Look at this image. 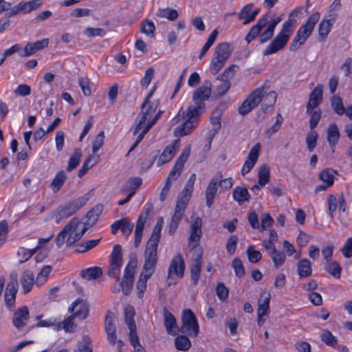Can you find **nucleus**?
<instances>
[{
    "label": "nucleus",
    "instance_id": "obj_18",
    "mask_svg": "<svg viewBox=\"0 0 352 352\" xmlns=\"http://www.w3.org/2000/svg\"><path fill=\"white\" fill-rule=\"evenodd\" d=\"M202 220L197 217L190 226V234L188 238V245L191 248H195L199 245L201 236Z\"/></svg>",
    "mask_w": 352,
    "mask_h": 352
},
{
    "label": "nucleus",
    "instance_id": "obj_20",
    "mask_svg": "<svg viewBox=\"0 0 352 352\" xmlns=\"http://www.w3.org/2000/svg\"><path fill=\"white\" fill-rule=\"evenodd\" d=\"M29 318L28 308L26 306H23L18 308L14 313L12 323L18 330H21L25 327Z\"/></svg>",
    "mask_w": 352,
    "mask_h": 352
},
{
    "label": "nucleus",
    "instance_id": "obj_24",
    "mask_svg": "<svg viewBox=\"0 0 352 352\" xmlns=\"http://www.w3.org/2000/svg\"><path fill=\"white\" fill-rule=\"evenodd\" d=\"M322 95L323 85L319 84L314 88L309 95V102L306 107L307 112H309V110L314 109L322 102L323 98Z\"/></svg>",
    "mask_w": 352,
    "mask_h": 352
},
{
    "label": "nucleus",
    "instance_id": "obj_2",
    "mask_svg": "<svg viewBox=\"0 0 352 352\" xmlns=\"http://www.w3.org/2000/svg\"><path fill=\"white\" fill-rule=\"evenodd\" d=\"M80 224V221L78 217H74L71 219L58 233L55 239L58 248H61L65 241L67 247L72 246L82 237L88 228L85 226L84 228L79 231L78 230V227Z\"/></svg>",
    "mask_w": 352,
    "mask_h": 352
},
{
    "label": "nucleus",
    "instance_id": "obj_57",
    "mask_svg": "<svg viewBox=\"0 0 352 352\" xmlns=\"http://www.w3.org/2000/svg\"><path fill=\"white\" fill-rule=\"evenodd\" d=\"M318 137V135L317 131H314V129L307 133L306 136V144L309 151L311 152L315 148Z\"/></svg>",
    "mask_w": 352,
    "mask_h": 352
},
{
    "label": "nucleus",
    "instance_id": "obj_43",
    "mask_svg": "<svg viewBox=\"0 0 352 352\" xmlns=\"http://www.w3.org/2000/svg\"><path fill=\"white\" fill-rule=\"evenodd\" d=\"M193 188V186L186 183L184 188L178 197L177 203L186 206L192 192Z\"/></svg>",
    "mask_w": 352,
    "mask_h": 352
},
{
    "label": "nucleus",
    "instance_id": "obj_60",
    "mask_svg": "<svg viewBox=\"0 0 352 352\" xmlns=\"http://www.w3.org/2000/svg\"><path fill=\"white\" fill-rule=\"evenodd\" d=\"M307 113L310 114L309 127L311 130L315 129L318 124L321 118V111L318 110H309Z\"/></svg>",
    "mask_w": 352,
    "mask_h": 352
},
{
    "label": "nucleus",
    "instance_id": "obj_37",
    "mask_svg": "<svg viewBox=\"0 0 352 352\" xmlns=\"http://www.w3.org/2000/svg\"><path fill=\"white\" fill-rule=\"evenodd\" d=\"M102 274V271L101 268L96 266L82 270L80 272L81 277L88 280L96 279L101 276Z\"/></svg>",
    "mask_w": 352,
    "mask_h": 352
},
{
    "label": "nucleus",
    "instance_id": "obj_16",
    "mask_svg": "<svg viewBox=\"0 0 352 352\" xmlns=\"http://www.w3.org/2000/svg\"><path fill=\"white\" fill-rule=\"evenodd\" d=\"M223 177L221 171H218L210 179L206 190V203L208 208H210L214 202V198L217 194L218 184Z\"/></svg>",
    "mask_w": 352,
    "mask_h": 352
},
{
    "label": "nucleus",
    "instance_id": "obj_5",
    "mask_svg": "<svg viewBox=\"0 0 352 352\" xmlns=\"http://www.w3.org/2000/svg\"><path fill=\"white\" fill-rule=\"evenodd\" d=\"M179 331L190 338H196L199 332L198 321L194 313L189 309H184L182 315V324Z\"/></svg>",
    "mask_w": 352,
    "mask_h": 352
},
{
    "label": "nucleus",
    "instance_id": "obj_46",
    "mask_svg": "<svg viewBox=\"0 0 352 352\" xmlns=\"http://www.w3.org/2000/svg\"><path fill=\"white\" fill-rule=\"evenodd\" d=\"M36 252V248L27 249L23 247L19 248L17 256L19 258V263H23L28 261Z\"/></svg>",
    "mask_w": 352,
    "mask_h": 352
},
{
    "label": "nucleus",
    "instance_id": "obj_17",
    "mask_svg": "<svg viewBox=\"0 0 352 352\" xmlns=\"http://www.w3.org/2000/svg\"><path fill=\"white\" fill-rule=\"evenodd\" d=\"M196 257L193 259L190 266V278L193 285H197L200 278L201 265L203 262V252L201 250L195 251Z\"/></svg>",
    "mask_w": 352,
    "mask_h": 352
},
{
    "label": "nucleus",
    "instance_id": "obj_44",
    "mask_svg": "<svg viewBox=\"0 0 352 352\" xmlns=\"http://www.w3.org/2000/svg\"><path fill=\"white\" fill-rule=\"evenodd\" d=\"M76 318L74 315H71L65 320H64L62 322L58 320V323L54 327V330L59 331L60 329H64L65 332H72L73 331L74 324L73 322L74 318Z\"/></svg>",
    "mask_w": 352,
    "mask_h": 352
},
{
    "label": "nucleus",
    "instance_id": "obj_8",
    "mask_svg": "<svg viewBox=\"0 0 352 352\" xmlns=\"http://www.w3.org/2000/svg\"><path fill=\"white\" fill-rule=\"evenodd\" d=\"M104 330L108 342L113 346L116 344L118 352H122L124 342L121 340H117L116 327L113 324V316L110 311L105 318Z\"/></svg>",
    "mask_w": 352,
    "mask_h": 352
},
{
    "label": "nucleus",
    "instance_id": "obj_48",
    "mask_svg": "<svg viewBox=\"0 0 352 352\" xmlns=\"http://www.w3.org/2000/svg\"><path fill=\"white\" fill-rule=\"evenodd\" d=\"M74 352H92L91 339L88 336H84L80 342L77 344Z\"/></svg>",
    "mask_w": 352,
    "mask_h": 352
},
{
    "label": "nucleus",
    "instance_id": "obj_54",
    "mask_svg": "<svg viewBox=\"0 0 352 352\" xmlns=\"http://www.w3.org/2000/svg\"><path fill=\"white\" fill-rule=\"evenodd\" d=\"M328 214L331 219L334 217V212L338 207V197L330 194L327 198Z\"/></svg>",
    "mask_w": 352,
    "mask_h": 352
},
{
    "label": "nucleus",
    "instance_id": "obj_42",
    "mask_svg": "<svg viewBox=\"0 0 352 352\" xmlns=\"http://www.w3.org/2000/svg\"><path fill=\"white\" fill-rule=\"evenodd\" d=\"M151 276V275L141 272L138 281L136 285V288L138 290V296L139 298H142L144 291L146 288V283L148 278Z\"/></svg>",
    "mask_w": 352,
    "mask_h": 352
},
{
    "label": "nucleus",
    "instance_id": "obj_23",
    "mask_svg": "<svg viewBox=\"0 0 352 352\" xmlns=\"http://www.w3.org/2000/svg\"><path fill=\"white\" fill-rule=\"evenodd\" d=\"M69 312H74V316L80 320L85 319L89 314V307L87 302L82 299L78 298L69 307Z\"/></svg>",
    "mask_w": 352,
    "mask_h": 352
},
{
    "label": "nucleus",
    "instance_id": "obj_36",
    "mask_svg": "<svg viewBox=\"0 0 352 352\" xmlns=\"http://www.w3.org/2000/svg\"><path fill=\"white\" fill-rule=\"evenodd\" d=\"M265 91L263 94V104H262L263 109L265 112L267 111L269 108H272L274 107V105L276 103V98H277V94L274 91H270L267 93V89L265 87Z\"/></svg>",
    "mask_w": 352,
    "mask_h": 352
},
{
    "label": "nucleus",
    "instance_id": "obj_53",
    "mask_svg": "<svg viewBox=\"0 0 352 352\" xmlns=\"http://www.w3.org/2000/svg\"><path fill=\"white\" fill-rule=\"evenodd\" d=\"M270 294H268L266 297L263 299V302L258 300V307L257 309V315L267 316L270 313Z\"/></svg>",
    "mask_w": 352,
    "mask_h": 352
},
{
    "label": "nucleus",
    "instance_id": "obj_21",
    "mask_svg": "<svg viewBox=\"0 0 352 352\" xmlns=\"http://www.w3.org/2000/svg\"><path fill=\"white\" fill-rule=\"evenodd\" d=\"M49 44L48 38H43L34 43H28L23 50L19 53L21 57H27L33 55L37 51L41 50L47 47Z\"/></svg>",
    "mask_w": 352,
    "mask_h": 352
},
{
    "label": "nucleus",
    "instance_id": "obj_30",
    "mask_svg": "<svg viewBox=\"0 0 352 352\" xmlns=\"http://www.w3.org/2000/svg\"><path fill=\"white\" fill-rule=\"evenodd\" d=\"M21 284L24 294L29 293L34 283V276L32 271H24L21 277Z\"/></svg>",
    "mask_w": 352,
    "mask_h": 352
},
{
    "label": "nucleus",
    "instance_id": "obj_3",
    "mask_svg": "<svg viewBox=\"0 0 352 352\" xmlns=\"http://www.w3.org/2000/svg\"><path fill=\"white\" fill-rule=\"evenodd\" d=\"M232 51L233 46L227 42L219 43L216 46L210 64V70L213 75H216L223 67Z\"/></svg>",
    "mask_w": 352,
    "mask_h": 352
},
{
    "label": "nucleus",
    "instance_id": "obj_19",
    "mask_svg": "<svg viewBox=\"0 0 352 352\" xmlns=\"http://www.w3.org/2000/svg\"><path fill=\"white\" fill-rule=\"evenodd\" d=\"M269 18L270 16L268 13L264 14L262 17L258 20L257 23L250 28L245 38L248 43H250L261 34L262 29L268 23Z\"/></svg>",
    "mask_w": 352,
    "mask_h": 352
},
{
    "label": "nucleus",
    "instance_id": "obj_47",
    "mask_svg": "<svg viewBox=\"0 0 352 352\" xmlns=\"http://www.w3.org/2000/svg\"><path fill=\"white\" fill-rule=\"evenodd\" d=\"M332 25L322 19L318 26V40L324 41L331 31Z\"/></svg>",
    "mask_w": 352,
    "mask_h": 352
},
{
    "label": "nucleus",
    "instance_id": "obj_45",
    "mask_svg": "<svg viewBox=\"0 0 352 352\" xmlns=\"http://www.w3.org/2000/svg\"><path fill=\"white\" fill-rule=\"evenodd\" d=\"M135 311L132 306L126 307L124 309V320L129 330L136 329V325L133 319Z\"/></svg>",
    "mask_w": 352,
    "mask_h": 352
},
{
    "label": "nucleus",
    "instance_id": "obj_64",
    "mask_svg": "<svg viewBox=\"0 0 352 352\" xmlns=\"http://www.w3.org/2000/svg\"><path fill=\"white\" fill-rule=\"evenodd\" d=\"M52 267L51 265H45L42 267L41 270L38 273L36 277V282L39 283H43L46 281L49 274L51 272Z\"/></svg>",
    "mask_w": 352,
    "mask_h": 352
},
{
    "label": "nucleus",
    "instance_id": "obj_32",
    "mask_svg": "<svg viewBox=\"0 0 352 352\" xmlns=\"http://www.w3.org/2000/svg\"><path fill=\"white\" fill-rule=\"evenodd\" d=\"M129 258V261L124 269L123 278L134 280L138 260L135 254H131Z\"/></svg>",
    "mask_w": 352,
    "mask_h": 352
},
{
    "label": "nucleus",
    "instance_id": "obj_33",
    "mask_svg": "<svg viewBox=\"0 0 352 352\" xmlns=\"http://www.w3.org/2000/svg\"><path fill=\"white\" fill-rule=\"evenodd\" d=\"M189 336L185 334L178 335L174 340L175 348L182 351H187L191 347V342L188 338Z\"/></svg>",
    "mask_w": 352,
    "mask_h": 352
},
{
    "label": "nucleus",
    "instance_id": "obj_61",
    "mask_svg": "<svg viewBox=\"0 0 352 352\" xmlns=\"http://www.w3.org/2000/svg\"><path fill=\"white\" fill-rule=\"evenodd\" d=\"M42 318V315H38L36 316V320H38V323L36 324L37 327H56L57 324L58 323V319L57 318H50L47 320H41Z\"/></svg>",
    "mask_w": 352,
    "mask_h": 352
},
{
    "label": "nucleus",
    "instance_id": "obj_14",
    "mask_svg": "<svg viewBox=\"0 0 352 352\" xmlns=\"http://www.w3.org/2000/svg\"><path fill=\"white\" fill-rule=\"evenodd\" d=\"M185 270V262L181 254H176L170 261L168 267L167 279L170 280L172 276L175 275L178 278L184 276Z\"/></svg>",
    "mask_w": 352,
    "mask_h": 352
},
{
    "label": "nucleus",
    "instance_id": "obj_29",
    "mask_svg": "<svg viewBox=\"0 0 352 352\" xmlns=\"http://www.w3.org/2000/svg\"><path fill=\"white\" fill-rule=\"evenodd\" d=\"M176 144L177 141H175L173 144L166 146L157 162V165L158 166L170 162L173 158L176 153Z\"/></svg>",
    "mask_w": 352,
    "mask_h": 352
},
{
    "label": "nucleus",
    "instance_id": "obj_4",
    "mask_svg": "<svg viewBox=\"0 0 352 352\" xmlns=\"http://www.w3.org/2000/svg\"><path fill=\"white\" fill-rule=\"evenodd\" d=\"M90 197V193H87L84 196L78 197L69 203H67L64 206H59L55 212L56 218V222L59 223L75 214L80 208L85 205Z\"/></svg>",
    "mask_w": 352,
    "mask_h": 352
},
{
    "label": "nucleus",
    "instance_id": "obj_11",
    "mask_svg": "<svg viewBox=\"0 0 352 352\" xmlns=\"http://www.w3.org/2000/svg\"><path fill=\"white\" fill-rule=\"evenodd\" d=\"M159 103L157 102H153L151 104H147L144 108H141V116L139 122L136 124L134 127L133 134L135 135L139 133L140 131L142 128L143 124L146 120H151L153 118V114L156 111L158 107Z\"/></svg>",
    "mask_w": 352,
    "mask_h": 352
},
{
    "label": "nucleus",
    "instance_id": "obj_58",
    "mask_svg": "<svg viewBox=\"0 0 352 352\" xmlns=\"http://www.w3.org/2000/svg\"><path fill=\"white\" fill-rule=\"evenodd\" d=\"M320 338L322 342H324L327 345L336 347L337 344V339L329 330H323Z\"/></svg>",
    "mask_w": 352,
    "mask_h": 352
},
{
    "label": "nucleus",
    "instance_id": "obj_15",
    "mask_svg": "<svg viewBox=\"0 0 352 352\" xmlns=\"http://www.w3.org/2000/svg\"><path fill=\"white\" fill-rule=\"evenodd\" d=\"M289 39V35L278 33L270 45L263 51L265 56L275 54L285 47Z\"/></svg>",
    "mask_w": 352,
    "mask_h": 352
},
{
    "label": "nucleus",
    "instance_id": "obj_49",
    "mask_svg": "<svg viewBox=\"0 0 352 352\" xmlns=\"http://www.w3.org/2000/svg\"><path fill=\"white\" fill-rule=\"evenodd\" d=\"M331 106L335 113L338 115H343L345 112V108L343 105L342 98L338 96H333L331 99Z\"/></svg>",
    "mask_w": 352,
    "mask_h": 352
},
{
    "label": "nucleus",
    "instance_id": "obj_35",
    "mask_svg": "<svg viewBox=\"0 0 352 352\" xmlns=\"http://www.w3.org/2000/svg\"><path fill=\"white\" fill-rule=\"evenodd\" d=\"M340 138V132L336 124H330L327 129V141L331 146H335Z\"/></svg>",
    "mask_w": 352,
    "mask_h": 352
},
{
    "label": "nucleus",
    "instance_id": "obj_22",
    "mask_svg": "<svg viewBox=\"0 0 352 352\" xmlns=\"http://www.w3.org/2000/svg\"><path fill=\"white\" fill-rule=\"evenodd\" d=\"M260 148L261 147L258 143L251 148L241 169V174L243 176L248 173L254 166L259 155Z\"/></svg>",
    "mask_w": 352,
    "mask_h": 352
},
{
    "label": "nucleus",
    "instance_id": "obj_27",
    "mask_svg": "<svg viewBox=\"0 0 352 352\" xmlns=\"http://www.w3.org/2000/svg\"><path fill=\"white\" fill-rule=\"evenodd\" d=\"M149 213H150V210L148 208L146 210V211L144 212H142L140 214L138 219L137 221L136 227H135V241H134V244L136 248L138 247L140 243L144 225H145L146 221L147 219V217H148Z\"/></svg>",
    "mask_w": 352,
    "mask_h": 352
},
{
    "label": "nucleus",
    "instance_id": "obj_59",
    "mask_svg": "<svg viewBox=\"0 0 352 352\" xmlns=\"http://www.w3.org/2000/svg\"><path fill=\"white\" fill-rule=\"evenodd\" d=\"M248 260L252 263H256L262 258L261 253L254 250V246H249L246 250Z\"/></svg>",
    "mask_w": 352,
    "mask_h": 352
},
{
    "label": "nucleus",
    "instance_id": "obj_55",
    "mask_svg": "<svg viewBox=\"0 0 352 352\" xmlns=\"http://www.w3.org/2000/svg\"><path fill=\"white\" fill-rule=\"evenodd\" d=\"M334 173H336V171L331 168L323 170L319 175V179L331 186L334 182V177L333 175Z\"/></svg>",
    "mask_w": 352,
    "mask_h": 352
},
{
    "label": "nucleus",
    "instance_id": "obj_40",
    "mask_svg": "<svg viewBox=\"0 0 352 352\" xmlns=\"http://www.w3.org/2000/svg\"><path fill=\"white\" fill-rule=\"evenodd\" d=\"M81 157V149L79 148H76L74 151L73 155L70 157L69 160L68 164L67 166V170L70 172L74 170L79 165Z\"/></svg>",
    "mask_w": 352,
    "mask_h": 352
},
{
    "label": "nucleus",
    "instance_id": "obj_52",
    "mask_svg": "<svg viewBox=\"0 0 352 352\" xmlns=\"http://www.w3.org/2000/svg\"><path fill=\"white\" fill-rule=\"evenodd\" d=\"M325 270L336 278L340 277L342 267L336 261L328 263L325 266Z\"/></svg>",
    "mask_w": 352,
    "mask_h": 352
},
{
    "label": "nucleus",
    "instance_id": "obj_7",
    "mask_svg": "<svg viewBox=\"0 0 352 352\" xmlns=\"http://www.w3.org/2000/svg\"><path fill=\"white\" fill-rule=\"evenodd\" d=\"M110 266L108 270V275L114 277L117 281L120 280V272L122 265V247L119 244L113 246L110 256Z\"/></svg>",
    "mask_w": 352,
    "mask_h": 352
},
{
    "label": "nucleus",
    "instance_id": "obj_51",
    "mask_svg": "<svg viewBox=\"0 0 352 352\" xmlns=\"http://www.w3.org/2000/svg\"><path fill=\"white\" fill-rule=\"evenodd\" d=\"M270 256L271 257L276 268H278L282 266L285 261L286 256L285 252L283 251L276 250L275 252L270 254Z\"/></svg>",
    "mask_w": 352,
    "mask_h": 352
},
{
    "label": "nucleus",
    "instance_id": "obj_25",
    "mask_svg": "<svg viewBox=\"0 0 352 352\" xmlns=\"http://www.w3.org/2000/svg\"><path fill=\"white\" fill-rule=\"evenodd\" d=\"M214 96L217 98L223 97L230 89L231 87L230 81L228 79H223L217 76L213 82Z\"/></svg>",
    "mask_w": 352,
    "mask_h": 352
},
{
    "label": "nucleus",
    "instance_id": "obj_26",
    "mask_svg": "<svg viewBox=\"0 0 352 352\" xmlns=\"http://www.w3.org/2000/svg\"><path fill=\"white\" fill-rule=\"evenodd\" d=\"M164 324L166 330L169 335L175 336L178 331V327L175 316L167 309L166 307L163 309Z\"/></svg>",
    "mask_w": 352,
    "mask_h": 352
},
{
    "label": "nucleus",
    "instance_id": "obj_63",
    "mask_svg": "<svg viewBox=\"0 0 352 352\" xmlns=\"http://www.w3.org/2000/svg\"><path fill=\"white\" fill-rule=\"evenodd\" d=\"M238 69L239 66H237L236 65H231L229 67H226L224 69L223 72L219 76H220V78L223 79H228L230 81V79L234 78Z\"/></svg>",
    "mask_w": 352,
    "mask_h": 352
},
{
    "label": "nucleus",
    "instance_id": "obj_38",
    "mask_svg": "<svg viewBox=\"0 0 352 352\" xmlns=\"http://www.w3.org/2000/svg\"><path fill=\"white\" fill-rule=\"evenodd\" d=\"M67 175L64 170H59L51 182L50 187L53 192L58 191L66 181Z\"/></svg>",
    "mask_w": 352,
    "mask_h": 352
},
{
    "label": "nucleus",
    "instance_id": "obj_34",
    "mask_svg": "<svg viewBox=\"0 0 352 352\" xmlns=\"http://www.w3.org/2000/svg\"><path fill=\"white\" fill-rule=\"evenodd\" d=\"M102 210L103 205L102 204H97L94 208H92L87 213L86 217L88 220L86 223H85V225H89L91 226H93L98 220Z\"/></svg>",
    "mask_w": 352,
    "mask_h": 352
},
{
    "label": "nucleus",
    "instance_id": "obj_50",
    "mask_svg": "<svg viewBox=\"0 0 352 352\" xmlns=\"http://www.w3.org/2000/svg\"><path fill=\"white\" fill-rule=\"evenodd\" d=\"M96 164V161L94 160V156L91 155H89L83 162L82 167L78 170V176L82 177Z\"/></svg>",
    "mask_w": 352,
    "mask_h": 352
},
{
    "label": "nucleus",
    "instance_id": "obj_10",
    "mask_svg": "<svg viewBox=\"0 0 352 352\" xmlns=\"http://www.w3.org/2000/svg\"><path fill=\"white\" fill-rule=\"evenodd\" d=\"M157 263V247L146 245L144 252V263L142 272L152 274L155 272Z\"/></svg>",
    "mask_w": 352,
    "mask_h": 352
},
{
    "label": "nucleus",
    "instance_id": "obj_9",
    "mask_svg": "<svg viewBox=\"0 0 352 352\" xmlns=\"http://www.w3.org/2000/svg\"><path fill=\"white\" fill-rule=\"evenodd\" d=\"M320 17V14L319 12H314L307 19L305 23L298 29L295 36H296L298 39L301 40V43H305L307 38L310 36L316 24L319 21Z\"/></svg>",
    "mask_w": 352,
    "mask_h": 352
},
{
    "label": "nucleus",
    "instance_id": "obj_39",
    "mask_svg": "<svg viewBox=\"0 0 352 352\" xmlns=\"http://www.w3.org/2000/svg\"><path fill=\"white\" fill-rule=\"evenodd\" d=\"M270 167L266 164H263L259 167L258 184L261 186H265L269 182L270 179Z\"/></svg>",
    "mask_w": 352,
    "mask_h": 352
},
{
    "label": "nucleus",
    "instance_id": "obj_31",
    "mask_svg": "<svg viewBox=\"0 0 352 352\" xmlns=\"http://www.w3.org/2000/svg\"><path fill=\"white\" fill-rule=\"evenodd\" d=\"M297 272L300 278H307L311 275V262L307 258L301 259L297 263Z\"/></svg>",
    "mask_w": 352,
    "mask_h": 352
},
{
    "label": "nucleus",
    "instance_id": "obj_1",
    "mask_svg": "<svg viewBox=\"0 0 352 352\" xmlns=\"http://www.w3.org/2000/svg\"><path fill=\"white\" fill-rule=\"evenodd\" d=\"M212 94V83L206 80L204 85L197 89L192 95L194 104L190 105L186 111L180 110L173 120L175 124L184 120L182 124L174 129L175 137L179 138L187 135L198 126L200 116L205 111L204 101L209 98Z\"/></svg>",
    "mask_w": 352,
    "mask_h": 352
},
{
    "label": "nucleus",
    "instance_id": "obj_62",
    "mask_svg": "<svg viewBox=\"0 0 352 352\" xmlns=\"http://www.w3.org/2000/svg\"><path fill=\"white\" fill-rule=\"evenodd\" d=\"M161 231H162L161 228L155 226L154 229L153 230L150 239H148V241H147L146 245H151L153 247H155V246L157 247L159 241H160V236H161Z\"/></svg>",
    "mask_w": 352,
    "mask_h": 352
},
{
    "label": "nucleus",
    "instance_id": "obj_41",
    "mask_svg": "<svg viewBox=\"0 0 352 352\" xmlns=\"http://www.w3.org/2000/svg\"><path fill=\"white\" fill-rule=\"evenodd\" d=\"M156 15L158 17L165 18L169 21H175L177 19L179 14L175 9L167 7L166 8L159 9Z\"/></svg>",
    "mask_w": 352,
    "mask_h": 352
},
{
    "label": "nucleus",
    "instance_id": "obj_13",
    "mask_svg": "<svg viewBox=\"0 0 352 352\" xmlns=\"http://www.w3.org/2000/svg\"><path fill=\"white\" fill-rule=\"evenodd\" d=\"M190 153V147H186L179 157L176 160L174 166L173 167L172 170H170L166 181H168L169 182H171V180H176L177 177L180 175L181 172L184 168V164L187 161L189 155Z\"/></svg>",
    "mask_w": 352,
    "mask_h": 352
},
{
    "label": "nucleus",
    "instance_id": "obj_6",
    "mask_svg": "<svg viewBox=\"0 0 352 352\" xmlns=\"http://www.w3.org/2000/svg\"><path fill=\"white\" fill-rule=\"evenodd\" d=\"M264 92H265V86H261L254 90L240 106L239 113L241 116H245L250 113L262 101Z\"/></svg>",
    "mask_w": 352,
    "mask_h": 352
},
{
    "label": "nucleus",
    "instance_id": "obj_56",
    "mask_svg": "<svg viewBox=\"0 0 352 352\" xmlns=\"http://www.w3.org/2000/svg\"><path fill=\"white\" fill-rule=\"evenodd\" d=\"M155 27L153 22L146 19L142 21L140 31L148 36H153Z\"/></svg>",
    "mask_w": 352,
    "mask_h": 352
},
{
    "label": "nucleus",
    "instance_id": "obj_28",
    "mask_svg": "<svg viewBox=\"0 0 352 352\" xmlns=\"http://www.w3.org/2000/svg\"><path fill=\"white\" fill-rule=\"evenodd\" d=\"M232 198L239 206H241L245 202L250 201V195L247 188L237 186L233 189Z\"/></svg>",
    "mask_w": 352,
    "mask_h": 352
},
{
    "label": "nucleus",
    "instance_id": "obj_12",
    "mask_svg": "<svg viewBox=\"0 0 352 352\" xmlns=\"http://www.w3.org/2000/svg\"><path fill=\"white\" fill-rule=\"evenodd\" d=\"M10 276L11 280L7 284L4 294L6 305L8 307H12L14 305L19 287L17 274L12 272Z\"/></svg>",
    "mask_w": 352,
    "mask_h": 352
}]
</instances>
